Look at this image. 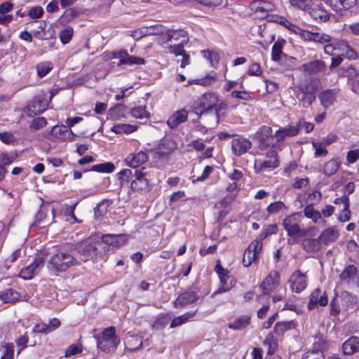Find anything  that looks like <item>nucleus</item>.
I'll list each match as a JSON object with an SVG mask.
<instances>
[{
    "mask_svg": "<svg viewBox=\"0 0 359 359\" xmlns=\"http://www.w3.org/2000/svg\"><path fill=\"white\" fill-rule=\"evenodd\" d=\"M20 297V294L11 288L0 292V300L3 303H14L17 302Z\"/></svg>",
    "mask_w": 359,
    "mask_h": 359,
    "instance_id": "32",
    "label": "nucleus"
},
{
    "mask_svg": "<svg viewBox=\"0 0 359 359\" xmlns=\"http://www.w3.org/2000/svg\"><path fill=\"white\" fill-rule=\"evenodd\" d=\"M295 327L294 321H281L278 322L274 327V332L277 334H283L287 330H290Z\"/></svg>",
    "mask_w": 359,
    "mask_h": 359,
    "instance_id": "40",
    "label": "nucleus"
},
{
    "mask_svg": "<svg viewBox=\"0 0 359 359\" xmlns=\"http://www.w3.org/2000/svg\"><path fill=\"white\" fill-rule=\"evenodd\" d=\"M109 118L113 121L121 120L122 118L125 116L123 107L118 105L116 106L114 108L111 109L109 111Z\"/></svg>",
    "mask_w": 359,
    "mask_h": 359,
    "instance_id": "47",
    "label": "nucleus"
},
{
    "mask_svg": "<svg viewBox=\"0 0 359 359\" xmlns=\"http://www.w3.org/2000/svg\"><path fill=\"white\" fill-rule=\"evenodd\" d=\"M326 68L325 62L320 60H316L302 66V70L309 75L317 74L323 72Z\"/></svg>",
    "mask_w": 359,
    "mask_h": 359,
    "instance_id": "22",
    "label": "nucleus"
},
{
    "mask_svg": "<svg viewBox=\"0 0 359 359\" xmlns=\"http://www.w3.org/2000/svg\"><path fill=\"white\" fill-rule=\"evenodd\" d=\"M148 159V156L146 152L140 151L137 153H131L128 154L126 159V163L131 167L136 168L144 163Z\"/></svg>",
    "mask_w": 359,
    "mask_h": 359,
    "instance_id": "20",
    "label": "nucleus"
},
{
    "mask_svg": "<svg viewBox=\"0 0 359 359\" xmlns=\"http://www.w3.org/2000/svg\"><path fill=\"white\" fill-rule=\"evenodd\" d=\"M289 284L291 290L297 293L302 292L307 286V276L306 273L296 270L292 273L290 279Z\"/></svg>",
    "mask_w": 359,
    "mask_h": 359,
    "instance_id": "9",
    "label": "nucleus"
},
{
    "mask_svg": "<svg viewBox=\"0 0 359 359\" xmlns=\"http://www.w3.org/2000/svg\"><path fill=\"white\" fill-rule=\"evenodd\" d=\"M142 345V341L137 337H133L131 339L127 341V348L131 351H135L141 348Z\"/></svg>",
    "mask_w": 359,
    "mask_h": 359,
    "instance_id": "58",
    "label": "nucleus"
},
{
    "mask_svg": "<svg viewBox=\"0 0 359 359\" xmlns=\"http://www.w3.org/2000/svg\"><path fill=\"white\" fill-rule=\"evenodd\" d=\"M272 129L269 126H262L259 132V139L262 146H271L269 141L273 139Z\"/></svg>",
    "mask_w": 359,
    "mask_h": 359,
    "instance_id": "34",
    "label": "nucleus"
},
{
    "mask_svg": "<svg viewBox=\"0 0 359 359\" xmlns=\"http://www.w3.org/2000/svg\"><path fill=\"white\" fill-rule=\"evenodd\" d=\"M302 219L300 212L292 214L283 219V225L289 236L297 238L304 236V231L299 225Z\"/></svg>",
    "mask_w": 359,
    "mask_h": 359,
    "instance_id": "4",
    "label": "nucleus"
},
{
    "mask_svg": "<svg viewBox=\"0 0 359 359\" xmlns=\"http://www.w3.org/2000/svg\"><path fill=\"white\" fill-rule=\"evenodd\" d=\"M250 8L255 13L259 14L260 17L266 15L263 5H262V1H256L251 4Z\"/></svg>",
    "mask_w": 359,
    "mask_h": 359,
    "instance_id": "59",
    "label": "nucleus"
},
{
    "mask_svg": "<svg viewBox=\"0 0 359 359\" xmlns=\"http://www.w3.org/2000/svg\"><path fill=\"white\" fill-rule=\"evenodd\" d=\"M304 215L306 217L311 219L314 223H316L321 218V213L314 209L311 205H308L304 208Z\"/></svg>",
    "mask_w": 359,
    "mask_h": 359,
    "instance_id": "41",
    "label": "nucleus"
},
{
    "mask_svg": "<svg viewBox=\"0 0 359 359\" xmlns=\"http://www.w3.org/2000/svg\"><path fill=\"white\" fill-rule=\"evenodd\" d=\"M53 69L52 63L50 62H42L36 66L39 76L43 77Z\"/></svg>",
    "mask_w": 359,
    "mask_h": 359,
    "instance_id": "49",
    "label": "nucleus"
},
{
    "mask_svg": "<svg viewBox=\"0 0 359 359\" xmlns=\"http://www.w3.org/2000/svg\"><path fill=\"white\" fill-rule=\"evenodd\" d=\"M268 159L259 158L255 161V168L257 172H264L271 170L278 165V160L276 152L273 150Z\"/></svg>",
    "mask_w": 359,
    "mask_h": 359,
    "instance_id": "10",
    "label": "nucleus"
},
{
    "mask_svg": "<svg viewBox=\"0 0 359 359\" xmlns=\"http://www.w3.org/2000/svg\"><path fill=\"white\" fill-rule=\"evenodd\" d=\"M188 117V111L182 109L173 113L168 119L167 124L169 128H175L180 124L185 122Z\"/></svg>",
    "mask_w": 359,
    "mask_h": 359,
    "instance_id": "21",
    "label": "nucleus"
},
{
    "mask_svg": "<svg viewBox=\"0 0 359 359\" xmlns=\"http://www.w3.org/2000/svg\"><path fill=\"white\" fill-rule=\"evenodd\" d=\"M328 299L325 292H322L320 289H316L310 296V299L308 303L309 310H313L318 304L321 306H325L327 304Z\"/></svg>",
    "mask_w": 359,
    "mask_h": 359,
    "instance_id": "16",
    "label": "nucleus"
},
{
    "mask_svg": "<svg viewBox=\"0 0 359 359\" xmlns=\"http://www.w3.org/2000/svg\"><path fill=\"white\" fill-rule=\"evenodd\" d=\"M137 127L130 124L119 123L114 125L111 130L116 134H129L136 131Z\"/></svg>",
    "mask_w": 359,
    "mask_h": 359,
    "instance_id": "38",
    "label": "nucleus"
},
{
    "mask_svg": "<svg viewBox=\"0 0 359 359\" xmlns=\"http://www.w3.org/2000/svg\"><path fill=\"white\" fill-rule=\"evenodd\" d=\"M302 359H325V356L320 350L312 349L306 352Z\"/></svg>",
    "mask_w": 359,
    "mask_h": 359,
    "instance_id": "53",
    "label": "nucleus"
},
{
    "mask_svg": "<svg viewBox=\"0 0 359 359\" xmlns=\"http://www.w3.org/2000/svg\"><path fill=\"white\" fill-rule=\"evenodd\" d=\"M196 311L197 310L189 311L174 318L170 323V327L174 328L186 323L196 315Z\"/></svg>",
    "mask_w": 359,
    "mask_h": 359,
    "instance_id": "36",
    "label": "nucleus"
},
{
    "mask_svg": "<svg viewBox=\"0 0 359 359\" xmlns=\"http://www.w3.org/2000/svg\"><path fill=\"white\" fill-rule=\"evenodd\" d=\"M48 102L43 100H35L29 107V114H37L43 112L48 108Z\"/></svg>",
    "mask_w": 359,
    "mask_h": 359,
    "instance_id": "39",
    "label": "nucleus"
},
{
    "mask_svg": "<svg viewBox=\"0 0 359 359\" xmlns=\"http://www.w3.org/2000/svg\"><path fill=\"white\" fill-rule=\"evenodd\" d=\"M219 102L218 96L215 93H206L201 95L194 103V111L197 114H202L215 107Z\"/></svg>",
    "mask_w": 359,
    "mask_h": 359,
    "instance_id": "5",
    "label": "nucleus"
},
{
    "mask_svg": "<svg viewBox=\"0 0 359 359\" xmlns=\"http://www.w3.org/2000/svg\"><path fill=\"white\" fill-rule=\"evenodd\" d=\"M339 166V165L336 160H330L325 165L324 172L325 175H332L337 171Z\"/></svg>",
    "mask_w": 359,
    "mask_h": 359,
    "instance_id": "51",
    "label": "nucleus"
},
{
    "mask_svg": "<svg viewBox=\"0 0 359 359\" xmlns=\"http://www.w3.org/2000/svg\"><path fill=\"white\" fill-rule=\"evenodd\" d=\"M215 271L220 280L221 286L219 289V292L229 291L235 286L236 283V279L233 276H230L229 271L222 266L219 260L217 262Z\"/></svg>",
    "mask_w": 359,
    "mask_h": 359,
    "instance_id": "7",
    "label": "nucleus"
},
{
    "mask_svg": "<svg viewBox=\"0 0 359 359\" xmlns=\"http://www.w3.org/2000/svg\"><path fill=\"white\" fill-rule=\"evenodd\" d=\"M285 42V41L283 40L277 41L273 43L271 51L272 60L279 62L283 58V55H285L282 51Z\"/></svg>",
    "mask_w": 359,
    "mask_h": 359,
    "instance_id": "35",
    "label": "nucleus"
},
{
    "mask_svg": "<svg viewBox=\"0 0 359 359\" xmlns=\"http://www.w3.org/2000/svg\"><path fill=\"white\" fill-rule=\"evenodd\" d=\"M128 53L126 50H120L111 53V59H118V66L123 65Z\"/></svg>",
    "mask_w": 359,
    "mask_h": 359,
    "instance_id": "61",
    "label": "nucleus"
},
{
    "mask_svg": "<svg viewBox=\"0 0 359 359\" xmlns=\"http://www.w3.org/2000/svg\"><path fill=\"white\" fill-rule=\"evenodd\" d=\"M252 147L251 142L243 137L236 136L231 141V150L234 155L241 156Z\"/></svg>",
    "mask_w": 359,
    "mask_h": 359,
    "instance_id": "13",
    "label": "nucleus"
},
{
    "mask_svg": "<svg viewBox=\"0 0 359 359\" xmlns=\"http://www.w3.org/2000/svg\"><path fill=\"white\" fill-rule=\"evenodd\" d=\"M338 90L337 89H327L318 94V99L321 105L325 108H329L334 105L337 100Z\"/></svg>",
    "mask_w": 359,
    "mask_h": 359,
    "instance_id": "19",
    "label": "nucleus"
},
{
    "mask_svg": "<svg viewBox=\"0 0 359 359\" xmlns=\"http://www.w3.org/2000/svg\"><path fill=\"white\" fill-rule=\"evenodd\" d=\"M325 2L336 12L348 10L356 4V0H326Z\"/></svg>",
    "mask_w": 359,
    "mask_h": 359,
    "instance_id": "25",
    "label": "nucleus"
},
{
    "mask_svg": "<svg viewBox=\"0 0 359 359\" xmlns=\"http://www.w3.org/2000/svg\"><path fill=\"white\" fill-rule=\"evenodd\" d=\"M313 41L321 44L327 43L332 41V36L323 32H314Z\"/></svg>",
    "mask_w": 359,
    "mask_h": 359,
    "instance_id": "52",
    "label": "nucleus"
},
{
    "mask_svg": "<svg viewBox=\"0 0 359 359\" xmlns=\"http://www.w3.org/2000/svg\"><path fill=\"white\" fill-rule=\"evenodd\" d=\"M130 114L134 118L140 119L149 118L150 116V114L147 110L146 106L135 107L130 110Z\"/></svg>",
    "mask_w": 359,
    "mask_h": 359,
    "instance_id": "46",
    "label": "nucleus"
},
{
    "mask_svg": "<svg viewBox=\"0 0 359 359\" xmlns=\"http://www.w3.org/2000/svg\"><path fill=\"white\" fill-rule=\"evenodd\" d=\"M286 208L285 203L283 201H278L270 203L266 210L269 215H276L286 210Z\"/></svg>",
    "mask_w": 359,
    "mask_h": 359,
    "instance_id": "42",
    "label": "nucleus"
},
{
    "mask_svg": "<svg viewBox=\"0 0 359 359\" xmlns=\"http://www.w3.org/2000/svg\"><path fill=\"white\" fill-rule=\"evenodd\" d=\"M342 351L344 355H349L359 351V337H351L342 344Z\"/></svg>",
    "mask_w": 359,
    "mask_h": 359,
    "instance_id": "28",
    "label": "nucleus"
},
{
    "mask_svg": "<svg viewBox=\"0 0 359 359\" xmlns=\"http://www.w3.org/2000/svg\"><path fill=\"white\" fill-rule=\"evenodd\" d=\"M296 34L299 35L306 41H313V40L314 32L304 30L299 27Z\"/></svg>",
    "mask_w": 359,
    "mask_h": 359,
    "instance_id": "62",
    "label": "nucleus"
},
{
    "mask_svg": "<svg viewBox=\"0 0 359 359\" xmlns=\"http://www.w3.org/2000/svg\"><path fill=\"white\" fill-rule=\"evenodd\" d=\"M177 148L175 142L169 138L163 139L157 148V154L161 157L168 156Z\"/></svg>",
    "mask_w": 359,
    "mask_h": 359,
    "instance_id": "23",
    "label": "nucleus"
},
{
    "mask_svg": "<svg viewBox=\"0 0 359 359\" xmlns=\"http://www.w3.org/2000/svg\"><path fill=\"white\" fill-rule=\"evenodd\" d=\"M73 35V29L67 27L60 32V39L63 44L68 43L72 39Z\"/></svg>",
    "mask_w": 359,
    "mask_h": 359,
    "instance_id": "57",
    "label": "nucleus"
},
{
    "mask_svg": "<svg viewBox=\"0 0 359 359\" xmlns=\"http://www.w3.org/2000/svg\"><path fill=\"white\" fill-rule=\"evenodd\" d=\"M339 236V230L335 226H330L324 230L318 237L322 244L327 245L334 242Z\"/></svg>",
    "mask_w": 359,
    "mask_h": 359,
    "instance_id": "27",
    "label": "nucleus"
},
{
    "mask_svg": "<svg viewBox=\"0 0 359 359\" xmlns=\"http://www.w3.org/2000/svg\"><path fill=\"white\" fill-rule=\"evenodd\" d=\"M322 245L319 237L317 239L305 238L302 241V247L308 252H318Z\"/></svg>",
    "mask_w": 359,
    "mask_h": 359,
    "instance_id": "31",
    "label": "nucleus"
},
{
    "mask_svg": "<svg viewBox=\"0 0 359 359\" xmlns=\"http://www.w3.org/2000/svg\"><path fill=\"white\" fill-rule=\"evenodd\" d=\"M299 90L303 94L301 98H299L304 107H309L316 100V95L313 92H310L306 86L299 87Z\"/></svg>",
    "mask_w": 359,
    "mask_h": 359,
    "instance_id": "33",
    "label": "nucleus"
},
{
    "mask_svg": "<svg viewBox=\"0 0 359 359\" xmlns=\"http://www.w3.org/2000/svg\"><path fill=\"white\" fill-rule=\"evenodd\" d=\"M301 123V121H299L297 126H289L277 130L274 135L276 142H280L284 141L287 137L296 136L299 132Z\"/></svg>",
    "mask_w": 359,
    "mask_h": 359,
    "instance_id": "17",
    "label": "nucleus"
},
{
    "mask_svg": "<svg viewBox=\"0 0 359 359\" xmlns=\"http://www.w3.org/2000/svg\"><path fill=\"white\" fill-rule=\"evenodd\" d=\"M117 176L121 187H123L132 180L133 173L130 169L126 168L118 172Z\"/></svg>",
    "mask_w": 359,
    "mask_h": 359,
    "instance_id": "43",
    "label": "nucleus"
},
{
    "mask_svg": "<svg viewBox=\"0 0 359 359\" xmlns=\"http://www.w3.org/2000/svg\"><path fill=\"white\" fill-rule=\"evenodd\" d=\"M264 344L268 346L267 353L269 355L273 354L278 348V343L273 335L268 334L264 339Z\"/></svg>",
    "mask_w": 359,
    "mask_h": 359,
    "instance_id": "44",
    "label": "nucleus"
},
{
    "mask_svg": "<svg viewBox=\"0 0 359 359\" xmlns=\"http://www.w3.org/2000/svg\"><path fill=\"white\" fill-rule=\"evenodd\" d=\"M280 284V275L278 271H272L266 277L260 285L264 294H269L273 291Z\"/></svg>",
    "mask_w": 359,
    "mask_h": 359,
    "instance_id": "12",
    "label": "nucleus"
},
{
    "mask_svg": "<svg viewBox=\"0 0 359 359\" xmlns=\"http://www.w3.org/2000/svg\"><path fill=\"white\" fill-rule=\"evenodd\" d=\"M340 298L342 310L348 312L352 311L357 307L358 299L356 295L347 291H343L341 292Z\"/></svg>",
    "mask_w": 359,
    "mask_h": 359,
    "instance_id": "15",
    "label": "nucleus"
},
{
    "mask_svg": "<svg viewBox=\"0 0 359 359\" xmlns=\"http://www.w3.org/2000/svg\"><path fill=\"white\" fill-rule=\"evenodd\" d=\"M91 170L98 172L110 173L115 170V165L113 163L106 162L93 165Z\"/></svg>",
    "mask_w": 359,
    "mask_h": 359,
    "instance_id": "45",
    "label": "nucleus"
},
{
    "mask_svg": "<svg viewBox=\"0 0 359 359\" xmlns=\"http://www.w3.org/2000/svg\"><path fill=\"white\" fill-rule=\"evenodd\" d=\"M130 189L134 192H143L149 189V181L145 177V173L135 171V179L132 180Z\"/></svg>",
    "mask_w": 359,
    "mask_h": 359,
    "instance_id": "14",
    "label": "nucleus"
},
{
    "mask_svg": "<svg viewBox=\"0 0 359 359\" xmlns=\"http://www.w3.org/2000/svg\"><path fill=\"white\" fill-rule=\"evenodd\" d=\"M83 351L81 345L79 344H72L68 347V348L65 351V356L69 357L73 355H76L81 353Z\"/></svg>",
    "mask_w": 359,
    "mask_h": 359,
    "instance_id": "63",
    "label": "nucleus"
},
{
    "mask_svg": "<svg viewBox=\"0 0 359 359\" xmlns=\"http://www.w3.org/2000/svg\"><path fill=\"white\" fill-rule=\"evenodd\" d=\"M79 264L80 261L70 252L61 250L50 257L47 266L53 272H63Z\"/></svg>",
    "mask_w": 359,
    "mask_h": 359,
    "instance_id": "1",
    "label": "nucleus"
},
{
    "mask_svg": "<svg viewBox=\"0 0 359 359\" xmlns=\"http://www.w3.org/2000/svg\"><path fill=\"white\" fill-rule=\"evenodd\" d=\"M102 241L107 244L111 245L115 247H121L127 242L126 236L119 234H109L102 236Z\"/></svg>",
    "mask_w": 359,
    "mask_h": 359,
    "instance_id": "29",
    "label": "nucleus"
},
{
    "mask_svg": "<svg viewBox=\"0 0 359 359\" xmlns=\"http://www.w3.org/2000/svg\"><path fill=\"white\" fill-rule=\"evenodd\" d=\"M76 250L79 255L77 259L81 264V262H86L96 255V243L91 240L84 241L76 245Z\"/></svg>",
    "mask_w": 359,
    "mask_h": 359,
    "instance_id": "6",
    "label": "nucleus"
},
{
    "mask_svg": "<svg viewBox=\"0 0 359 359\" xmlns=\"http://www.w3.org/2000/svg\"><path fill=\"white\" fill-rule=\"evenodd\" d=\"M262 248V243L259 241H253L245 251L243 257V264L248 267L256 262L260 255Z\"/></svg>",
    "mask_w": 359,
    "mask_h": 359,
    "instance_id": "8",
    "label": "nucleus"
},
{
    "mask_svg": "<svg viewBox=\"0 0 359 359\" xmlns=\"http://www.w3.org/2000/svg\"><path fill=\"white\" fill-rule=\"evenodd\" d=\"M236 199V195L234 194H229L223 197L221 201L215 204V207L217 209L225 208Z\"/></svg>",
    "mask_w": 359,
    "mask_h": 359,
    "instance_id": "50",
    "label": "nucleus"
},
{
    "mask_svg": "<svg viewBox=\"0 0 359 359\" xmlns=\"http://www.w3.org/2000/svg\"><path fill=\"white\" fill-rule=\"evenodd\" d=\"M97 347L104 352H114L120 344V338L116 333L114 327L105 328L96 337Z\"/></svg>",
    "mask_w": 359,
    "mask_h": 359,
    "instance_id": "2",
    "label": "nucleus"
},
{
    "mask_svg": "<svg viewBox=\"0 0 359 359\" xmlns=\"http://www.w3.org/2000/svg\"><path fill=\"white\" fill-rule=\"evenodd\" d=\"M14 355V346L13 344H8L5 346V352L0 359H13Z\"/></svg>",
    "mask_w": 359,
    "mask_h": 359,
    "instance_id": "64",
    "label": "nucleus"
},
{
    "mask_svg": "<svg viewBox=\"0 0 359 359\" xmlns=\"http://www.w3.org/2000/svg\"><path fill=\"white\" fill-rule=\"evenodd\" d=\"M198 299L196 292L193 291H187L182 293L174 302L175 308H182L196 302Z\"/></svg>",
    "mask_w": 359,
    "mask_h": 359,
    "instance_id": "18",
    "label": "nucleus"
},
{
    "mask_svg": "<svg viewBox=\"0 0 359 359\" xmlns=\"http://www.w3.org/2000/svg\"><path fill=\"white\" fill-rule=\"evenodd\" d=\"M312 146L315 149V157L325 156L328 151L321 143L318 141L312 142Z\"/></svg>",
    "mask_w": 359,
    "mask_h": 359,
    "instance_id": "55",
    "label": "nucleus"
},
{
    "mask_svg": "<svg viewBox=\"0 0 359 359\" xmlns=\"http://www.w3.org/2000/svg\"><path fill=\"white\" fill-rule=\"evenodd\" d=\"M144 64V58L130 55L129 54H128L126 61L124 62V65H130V66H132L134 65H142Z\"/></svg>",
    "mask_w": 359,
    "mask_h": 359,
    "instance_id": "60",
    "label": "nucleus"
},
{
    "mask_svg": "<svg viewBox=\"0 0 359 359\" xmlns=\"http://www.w3.org/2000/svg\"><path fill=\"white\" fill-rule=\"evenodd\" d=\"M279 62L287 69H293L298 63L297 58L287 55H283V58Z\"/></svg>",
    "mask_w": 359,
    "mask_h": 359,
    "instance_id": "54",
    "label": "nucleus"
},
{
    "mask_svg": "<svg viewBox=\"0 0 359 359\" xmlns=\"http://www.w3.org/2000/svg\"><path fill=\"white\" fill-rule=\"evenodd\" d=\"M43 266V259L41 257H36L34 258L32 263L20 271L19 276L24 280H31Z\"/></svg>",
    "mask_w": 359,
    "mask_h": 359,
    "instance_id": "11",
    "label": "nucleus"
},
{
    "mask_svg": "<svg viewBox=\"0 0 359 359\" xmlns=\"http://www.w3.org/2000/svg\"><path fill=\"white\" fill-rule=\"evenodd\" d=\"M168 41H179V43H187L189 41L187 33L183 30H171L166 33Z\"/></svg>",
    "mask_w": 359,
    "mask_h": 359,
    "instance_id": "30",
    "label": "nucleus"
},
{
    "mask_svg": "<svg viewBox=\"0 0 359 359\" xmlns=\"http://www.w3.org/2000/svg\"><path fill=\"white\" fill-rule=\"evenodd\" d=\"M336 51L339 53L338 55H341V57H346L348 60H354L358 55L357 53L345 41H337Z\"/></svg>",
    "mask_w": 359,
    "mask_h": 359,
    "instance_id": "24",
    "label": "nucleus"
},
{
    "mask_svg": "<svg viewBox=\"0 0 359 359\" xmlns=\"http://www.w3.org/2000/svg\"><path fill=\"white\" fill-rule=\"evenodd\" d=\"M356 268L353 265H348L339 276L341 280H349L354 278L356 273Z\"/></svg>",
    "mask_w": 359,
    "mask_h": 359,
    "instance_id": "48",
    "label": "nucleus"
},
{
    "mask_svg": "<svg viewBox=\"0 0 359 359\" xmlns=\"http://www.w3.org/2000/svg\"><path fill=\"white\" fill-rule=\"evenodd\" d=\"M185 43H178L177 44L170 45L167 47L168 52L174 54L175 56L184 55L185 50L184 46Z\"/></svg>",
    "mask_w": 359,
    "mask_h": 359,
    "instance_id": "56",
    "label": "nucleus"
},
{
    "mask_svg": "<svg viewBox=\"0 0 359 359\" xmlns=\"http://www.w3.org/2000/svg\"><path fill=\"white\" fill-rule=\"evenodd\" d=\"M291 6L308 12L315 19L326 21L329 19L326 11L317 8L311 0H290Z\"/></svg>",
    "mask_w": 359,
    "mask_h": 359,
    "instance_id": "3",
    "label": "nucleus"
},
{
    "mask_svg": "<svg viewBox=\"0 0 359 359\" xmlns=\"http://www.w3.org/2000/svg\"><path fill=\"white\" fill-rule=\"evenodd\" d=\"M250 322V318L247 316H241L233 323H229L228 327L234 330H241L246 327Z\"/></svg>",
    "mask_w": 359,
    "mask_h": 359,
    "instance_id": "37",
    "label": "nucleus"
},
{
    "mask_svg": "<svg viewBox=\"0 0 359 359\" xmlns=\"http://www.w3.org/2000/svg\"><path fill=\"white\" fill-rule=\"evenodd\" d=\"M51 134L57 138L62 140H73L75 137L74 133L65 125L53 127Z\"/></svg>",
    "mask_w": 359,
    "mask_h": 359,
    "instance_id": "26",
    "label": "nucleus"
}]
</instances>
